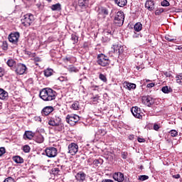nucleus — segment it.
Returning a JSON list of instances; mask_svg holds the SVG:
<instances>
[{
	"label": "nucleus",
	"mask_w": 182,
	"mask_h": 182,
	"mask_svg": "<svg viewBox=\"0 0 182 182\" xmlns=\"http://www.w3.org/2000/svg\"><path fill=\"white\" fill-rule=\"evenodd\" d=\"M102 182H114L112 179H103Z\"/></svg>",
	"instance_id": "obj_59"
},
{
	"label": "nucleus",
	"mask_w": 182,
	"mask_h": 182,
	"mask_svg": "<svg viewBox=\"0 0 182 182\" xmlns=\"http://www.w3.org/2000/svg\"><path fill=\"white\" fill-rule=\"evenodd\" d=\"M97 63L100 66L105 68L110 65V60H109V57L105 55L103 53H101L97 57Z\"/></svg>",
	"instance_id": "obj_3"
},
{
	"label": "nucleus",
	"mask_w": 182,
	"mask_h": 182,
	"mask_svg": "<svg viewBox=\"0 0 182 182\" xmlns=\"http://www.w3.org/2000/svg\"><path fill=\"white\" fill-rule=\"evenodd\" d=\"M6 65L9 67V68H14V66H16V61L14 59H9L6 62Z\"/></svg>",
	"instance_id": "obj_27"
},
{
	"label": "nucleus",
	"mask_w": 182,
	"mask_h": 182,
	"mask_svg": "<svg viewBox=\"0 0 182 182\" xmlns=\"http://www.w3.org/2000/svg\"><path fill=\"white\" fill-rule=\"evenodd\" d=\"M166 41H168V42H173L174 41H177V38L170 36V35H166L165 36Z\"/></svg>",
	"instance_id": "obj_33"
},
{
	"label": "nucleus",
	"mask_w": 182,
	"mask_h": 182,
	"mask_svg": "<svg viewBox=\"0 0 182 182\" xmlns=\"http://www.w3.org/2000/svg\"><path fill=\"white\" fill-rule=\"evenodd\" d=\"M112 49L114 53H116L117 55H118V56L121 53H123V48H122V46L119 44L112 46Z\"/></svg>",
	"instance_id": "obj_15"
},
{
	"label": "nucleus",
	"mask_w": 182,
	"mask_h": 182,
	"mask_svg": "<svg viewBox=\"0 0 182 182\" xmlns=\"http://www.w3.org/2000/svg\"><path fill=\"white\" fill-rule=\"evenodd\" d=\"M65 120L70 126H75L80 120V117L77 114H71L66 116Z\"/></svg>",
	"instance_id": "obj_5"
},
{
	"label": "nucleus",
	"mask_w": 182,
	"mask_h": 182,
	"mask_svg": "<svg viewBox=\"0 0 182 182\" xmlns=\"http://www.w3.org/2000/svg\"><path fill=\"white\" fill-rule=\"evenodd\" d=\"M43 75L46 77H50V76L53 75V69L47 68L44 70Z\"/></svg>",
	"instance_id": "obj_23"
},
{
	"label": "nucleus",
	"mask_w": 182,
	"mask_h": 182,
	"mask_svg": "<svg viewBox=\"0 0 182 182\" xmlns=\"http://www.w3.org/2000/svg\"><path fill=\"white\" fill-rule=\"evenodd\" d=\"M166 77H173V75H171V72H165L164 73Z\"/></svg>",
	"instance_id": "obj_52"
},
{
	"label": "nucleus",
	"mask_w": 182,
	"mask_h": 182,
	"mask_svg": "<svg viewBox=\"0 0 182 182\" xmlns=\"http://www.w3.org/2000/svg\"><path fill=\"white\" fill-rule=\"evenodd\" d=\"M114 23L117 26H123L124 23V13L122 11H119L116 13L114 18Z\"/></svg>",
	"instance_id": "obj_4"
},
{
	"label": "nucleus",
	"mask_w": 182,
	"mask_h": 182,
	"mask_svg": "<svg viewBox=\"0 0 182 182\" xmlns=\"http://www.w3.org/2000/svg\"><path fill=\"white\" fill-rule=\"evenodd\" d=\"M79 151V146L76 143H71L68 145V153L71 156H75Z\"/></svg>",
	"instance_id": "obj_9"
},
{
	"label": "nucleus",
	"mask_w": 182,
	"mask_h": 182,
	"mask_svg": "<svg viewBox=\"0 0 182 182\" xmlns=\"http://www.w3.org/2000/svg\"><path fill=\"white\" fill-rule=\"evenodd\" d=\"M78 6L85 9L89 6V0H78Z\"/></svg>",
	"instance_id": "obj_19"
},
{
	"label": "nucleus",
	"mask_w": 182,
	"mask_h": 182,
	"mask_svg": "<svg viewBox=\"0 0 182 182\" xmlns=\"http://www.w3.org/2000/svg\"><path fill=\"white\" fill-rule=\"evenodd\" d=\"M75 180L77 181H85L86 180V173L83 171L78 172L75 176Z\"/></svg>",
	"instance_id": "obj_16"
},
{
	"label": "nucleus",
	"mask_w": 182,
	"mask_h": 182,
	"mask_svg": "<svg viewBox=\"0 0 182 182\" xmlns=\"http://www.w3.org/2000/svg\"><path fill=\"white\" fill-rule=\"evenodd\" d=\"M154 86H156V84L154 82H151L147 84L146 87L151 89V87H154Z\"/></svg>",
	"instance_id": "obj_51"
},
{
	"label": "nucleus",
	"mask_w": 182,
	"mask_h": 182,
	"mask_svg": "<svg viewBox=\"0 0 182 182\" xmlns=\"http://www.w3.org/2000/svg\"><path fill=\"white\" fill-rule=\"evenodd\" d=\"M137 141H139V143H144L146 141V139L138 137Z\"/></svg>",
	"instance_id": "obj_55"
},
{
	"label": "nucleus",
	"mask_w": 182,
	"mask_h": 182,
	"mask_svg": "<svg viewBox=\"0 0 182 182\" xmlns=\"http://www.w3.org/2000/svg\"><path fill=\"white\" fill-rule=\"evenodd\" d=\"M160 129V126L157 124H155L154 125V130H156V132H159V129Z\"/></svg>",
	"instance_id": "obj_54"
},
{
	"label": "nucleus",
	"mask_w": 182,
	"mask_h": 182,
	"mask_svg": "<svg viewBox=\"0 0 182 182\" xmlns=\"http://www.w3.org/2000/svg\"><path fill=\"white\" fill-rule=\"evenodd\" d=\"M172 177L173 178H180L181 176H180V174L178 173L176 175H173Z\"/></svg>",
	"instance_id": "obj_60"
},
{
	"label": "nucleus",
	"mask_w": 182,
	"mask_h": 182,
	"mask_svg": "<svg viewBox=\"0 0 182 182\" xmlns=\"http://www.w3.org/2000/svg\"><path fill=\"white\" fill-rule=\"evenodd\" d=\"M113 178L115 181L123 182L124 181V175L122 172H117L113 174Z\"/></svg>",
	"instance_id": "obj_13"
},
{
	"label": "nucleus",
	"mask_w": 182,
	"mask_h": 182,
	"mask_svg": "<svg viewBox=\"0 0 182 182\" xmlns=\"http://www.w3.org/2000/svg\"><path fill=\"white\" fill-rule=\"evenodd\" d=\"M171 137H177L178 136V132L176 129H172L169 132Z\"/></svg>",
	"instance_id": "obj_36"
},
{
	"label": "nucleus",
	"mask_w": 182,
	"mask_h": 182,
	"mask_svg": "<svg viewBox=\"0 0 182 182\" xmlns=\"http://www.w3.org/2000/svg\"><path fill=\"white\" fill-rule=\"evenodd\" d=\"M100 14H101V15H104V16H107V15H109V10L105 7H102L100 9Z\"/></svg>",
	"instance_id": "obj_30"
},
{
	"label": "nucleus",
	"mask_w": 182,
	"mask_h": 182,
	"mask_svg": "<svg viewBox=\"0 0 182 182\" xmlns=\"http://www.w3.org/2000/svg\"><path fill=\"white\" fill-rule=\"evenodd\" d=\"M57 96L58 92L49 87L42 89L39 93V97L42 100H44V102H52V100L56 99Z\"/></svg>",
	"instance_id": "obj_1"
},
{
	"label": "nucleus",
	"mask_w": 182,
	"mask_h": 182,
	"mask_svg": "<svg viewBox=\"0 0 182 182\" xmlns=\"http://www.w3.org/2000/svg\"><path fill=\"white\" fill-rule=\"evenodd\" d=\"M62 123V119L59 117H55V118H50L48 121L49 126H59Z\"/></svg>",
	"instance_id": "obj_12"
},
{
	"label": "nucleus",
	"mask_w": 182,
	"mask_h": 182,
	"mask_svg": "<svg viewBox=\"0 0 182 182\" xmlns=\"http://www.w3.org/2000/svg\"><path fill=\"white\" fill-rule=\"evenodd\" d=\"M65 60H67V62H70V58H65Z\"/></svg>",
	"instance_id": "obj_62"
},
{
	"label": "nucleus",
	"mask_w": 182,
	"mask_h": 182,
	"mask_svg": "<svg viewBox=\"0 0 182 182\" xmlns=\"http://www.w3.org/2000/svg\"><path fill=\"white\" fill-rule=\"evenodd\" d=\"M70 109H73V110H79V109H80V104L79 103V101H75L71 105Z\"/></svg>",
	"instance_id": "obj_25"
},
{
	"label": "nucleus",
	"mask_w": 182,
	"mask_h": 182,
	"mask_svg": "<svg viewBox=\"0 0 182 182\" xmlns=\"http://www.w3.org/2000/svg\"><path fill=\"white\" fill-rule=\"evenodd\" d=\"M136 69H137V70H140V67H139V66H136Z\"/></svg>",
	"instance_id": "obj_63"
},
{
	"label": "nucleus",
	"mask_w": 182,
	"mask_h": 182,
	"mask_svg": "<svg viewBox=\"0 0 182 182\" xmlns=\"http://www.w3.org/2000/svg\"><path fill=\"white\" fill-rule=\"evenodd\" d=\"M141 100L142 103L145 105V106H148V107H150L154 105V99H153L151 96H142Z\"/></svg>",
	"instance_id": "obj_6"
},
{
	"label": "nucleus",
	"mask_w": 182,
	"mask_h": 182,
	"mask_svg": "<svg viewBox=\"0 0 182 182\" xmlns=\"http://www.w3.org/2000/svg\"><path fill=\"white\" fill-rule=\"evenodd\" d=\"M68 72L70 73H77L79 72V69L75 67L74 65H70L68 68Z\"/></svg>",
	"instance_id": "obj_28"
},
{
	"label": "nucleus",
	"mask_w": 182,
	"mask_h": 182,
	"mask_svg": "<svg viewBox=\"0 0 182 182\" xmlns=\"http://www.w3.org/2000/svg\"><path fill=\"white\" fill-rule=\"evenodd\" d=\"M5 153H6L5 147H1L0 148V157H2V156H4V154H5Z\"/></svg>",
	"instance_id": "obj_49"
},
{
	"label": "nucleus",
	"mask_w": 182,
	"mask_h": 182,
	"mask_svg": "<svg viewBox=\"0 0 182 182\" xmlns=\"http://www.w3.org/2000/svg\"><path fill=\"white\" fill-rule=\"evenodd\" d=\"M176 82L178 83V85H182V74L177 75L176 77Z\"/></svg>",
	"instance_id": "obj_38"
},
{
	"label": "nucleus",
	"mask_w": 182,
	"mask_h": 182,
	"mask_svg": "<svg viewBox=\"0 0 182 182\" xmlns=\"http://www.w3.org/2000/svg\"><path fill=\"white\" fill-rule=\"evenodd\" d=\"M55 110V108L52 106H46L41 110V116L44 117L46 116H49L50 113H52Z\"/></svg>",
	"instance_id": "obj_11"
},
{
	"label": "nucleus",
	"mask_w": 182,
	"mask_h": 182,
	"mask_svg": "<svg viewBox=\"0 0 182 182\" xmlns=\"http://www.w3.org/2000/svg\"><path fill=\"white\" fill-rule=\"evenodd\" d=\"M51 9L53 11H60L62 9V6L59 3H57L51 6Z\"/></svg>",
	"instance_id": "obj_29"
},
{
	"label": "nucleus",
	"mask_w": 182,
	"mask_h": 182,
	"mask_svg": "<svg viewBox=\"0 0 182 182\" xmlns=\"http://www.w3.org/2000/svg\"><path fill=\"white\" fill-rule=\"evenodd\" d=\"M99 97H100L99 95H96L95 97H91V100L92 103H94V105H95L99 102Z\"/></svg>",
	"instance_id": "obj_42"
},
{
	"label": "nucleus",
	"mask_w": 182,
	"mask_h": 182,
	"mask_svg": "<svg viewBox=\"0 0 182 182\" xmlns=\"http://www.w3.org/2000/svg\"><path fill=\"white\" fill-rule=\"evenodd\" d=\"M48 42H53L55 41V38L52 36L48 37Z\"/></svg>",
	"instance_id": "obj_58"
},
{
	"label": "nucleus",
	"mask_w": 182,
	"mask_h": 182,
	"mask_svg": "<svg viewBox=\"0 0 182 182\" xmlns=\"http://www.w3.org/2000/svg\"><path fill=\"white\" fill-rule=\"evenodd\" d=\"M47 2H52V0H46Z\"/></svg>",
	"instance_id": "obj_64"
},
{
	"label": "nucleus",
	"mask_w": 182,
	"mask_h": 182,
	"mask_svg": "<svg viewBox=\"0 0 182 182\" xmlns=\"http://www.w3.org/2000/svg\"><path fill=\"white\" fill-rule=\"evenodd\" d=\"M83 49H85V50H89V43L85 42L82 45Z\"/></svg>",
	"instance_id": "obj_50"
},
{
	"label": "nucleus",
	"mask_w": 182,
	"mask_h": 182,
	"mask_svg": "<svg viewBox=\"0 0 182 182\" xmlns=\"http://www.w3.org/2000/svg\"><path fill=\"white\" fill-rule=\"evenodd\" d=\"M129 140H133V139H134V135H129Z\"/></svg>",
	"instance_id": "obj_61"
},
{
	"label": "nucleus",
	"mask_w": 182,
	"mask_h": 182,
	"mask_svg": "<svg viewBox=\"0 0 182 182\" xmlns=\"http://www.w3.org/2000/svg\"><path fill=\"white\" fill-rule=\"evenodd\" d=\"M55 127H57L56 129H58V132H62V130L65 129V126L63 125V124H62V122L59 124V125H57Z\"/></svg>",
	"instance_id": "obj_45"
},
{
	"label": "nucleus",
	"mask_w": 182,
	"mask_h": 182,
	"mask_svg": "<svg viewBox=\"0 0 182 182\" xmlns=\"http://www.w3.org/2000/svg\"><path fill=\"white\" fill-rule=\"evenodd\" d=\"M34 62H41V58L39 57H35L33 58Z\"/></svg>",
	"instance_id": "obj_57"
},
{
	"label": "nucleus",
	"mask_w": 182,
	"mask_h": 182,
	"mask_svg": "<svg viewBox=\"0 0 182 182\" xmlns=\"http://www.w3.org/2000/svg\"><path fill=\"white\" fill-rule=\"evenodd\" d=\"M23 151L24 153H29V151H31V146H29V145H24L23 146Z\"/></svg>",
	"instance_id": "obj_39"
},
{
	"label": "nucleus",
	"mask_w": 182,
	"mask_h": 182,
	"mask_svg": "<svg viewBox=\"0 0 182 182\" xmlns=\"http://www.w3.org/2000/svg\"><path fill=\"white\" fill-rule=\"evenodd\" d=\"M133 116L136 119H141V114H140V109L137 107H133L131 110Z\"/></svg>",
	"instance_id": "obj_14"
},
{
	"label": "nucleus",
	"mask_w": 182,
	"mask_h": 182,
	"mask_svg": "<svg viewBox=\"0 0 182 182\" xmlns=\"http://www.w3.org/2000/svg\"><path fill=\"white\" fill-rule=\"evenodd\" d=\"M4 75H5V72L4 71L2 68H0V77H2V76H4Z\"/></svg>",
	"instance_id": "obj_56"
},
{
	"label": "nucleus",
	"mask_w": 182,
	"mask_h": 182,
	"mask_svg": "<svg viewBox=\"0 0 182 182\" xmlns=\"http://www.w3.org/2000/svg\"><path fill=\"white\" fill-rule=\"evenodd\" d=\"M107 132L105 129H99L98 130V134H100V136H105L107 134Z\"/></svg>",
	"instance_id": "obj_46"
},
{
	"label": "nucleus",
	"mask_w": 182,
	"mask_h": 182,
	"mask_svg": "<svg viewBox=\"0 0 182 182\" xmlns=\"http://www.w3.org/2000/svg\"><path fill=\"white\" fill-rule=\"evenodd\" d=\"M36 143H43L45 141V138H43V136L42 134H39L36 137Z\"/></svg>",
	"instance_id": "obj_31"
},
{
	"label": "nucleus",
	"mask_w": 182,
	"mask_h": 182,
	"mask_svg": "<svg viewBox=\"0 0 182 182\" xmlns=\"http://www.w3.org/2000/svg\"><path fill=\"white\" fill-rule=\"evenodd\" d=\"M13 161L16 163V164H22L24 161L23 158L20 156H14L12 157Z\"/></svg>",
	"instance_id": "obj_21"
},
{
	"label": "nucleus",
	"mask_w": 182,
	"mask_h": 182,
	"mask_svg": "<svg viewBox=\"0 0 182 182\" xmlns=\"http://www.w3.org/2000/svg\"><path fill=\"white\" fill-rule=\"evenodd\" d=\"M59 171H60V170H59V168H52V173L53 174H59Z\"/></svg>",
	"instance_id": "obj_48"
},
{
	"label": "nucleus",
	"mask_w": 182,
	"mask_h": 182,
	"mask_svg": "<svg viewBox=\"0 0 182 182\" xmlns=\"http://www.w3.org/2000/svg\"><path fill=\"white\" fill-rule=\"evenodd\" d=\"M115 4L120 8H123V6H126L127 5V0H117Z\"/></svg>",
	"instance_id": "obj_24"
},
{
	"label": "nucleus",
	"mask_w": 182,
	"mask_h": 182,
	"mask_svg": "<svg viewBox=\"0 0 182 182\" xmlns=\"http://www.w3.org/2000/svg\"><path fill=\"white\" fill-rule=\"evenodd\" d=\"M28 68H26V65L23 63H18L16 65L15 72L16 75H23L25 72H26V70Z\"/></svg>",
	"instance_id": "obj_7"
},
{
	"label": "nucleus",
	"mask_w": 182,
	"mask_h": 182,
	"mask_svg": "<svg viewBox=\"0 0 182 182\" xmlns=\"http://www.w3.org/2000/svg\"><path fill=\"white\" fill-rule=\"evenodd\" d=\"M8 92L5 91V90L0 88V99L1 100H8Z\"/></svg>",
	"instance_id": "obj_20"
},
{
	"label": "nucleus",
	"mask_w": 182,
	"mask_h": 182,
	"mask_svg": "<svg viewBox=\"0 0 182 182\" xmlns=\"http://www.w3.org/2000/svg\"><path fill=\"white\" fill-rule=\"evenodd\" d=\"M1 48L3 50H8V43L6 41H4Z\"/></svg>",
	"instance_id": "obj_47"
},
{
	"label": "nucleus",
	"mask_w": 182,
	"mask_h": 182,
	"mask_svg": "<svg viewBox=\"0 0 182 182\" xmlns=\"http://www.w3.org/2000/svg\"><path fill=\"white\" fill-rule=\"evenodd\" d=\"M35 134L31 131H26L23 136V139H24V140H32Z\"/></svg>",
	"instance_id": "obj_18"
},
{
	"label": "nucleus",
	"mask_w": 182,
	"mask_h": 182,
	"mask_svg": "<svg viewBox=\"0 0 182 182\" xmlns=\"http://www.w3.org/2000/svg\"><path fill=\"white\" fill-rule=\"evenodd\" d=\"M103 163V160L102 159H95L93 161L92 164L95 166H99V164H102Z\"/></svg>",
	"instance_id": "obj_41"
},
{
	"label": "nucleus",
	"mask_w": 182,
	"mask_h": 182,
	"mask_svg": "<svg viewBox=\"0 0 182 182\" xmlns=\"http://www.w3.org/2000/svg\"><path fill=\"white\" fill-rule=\"evenodd\" d=\"M71 41H73L74 45L75 43H77V42H79V36H76L75 34H72Z\"/></svg>",
	"instance_id": "obj_34"
},
{
	"label": "nucleus",
	"mask_w": 182,
	"mask_h": 182,
	"mask_svg": "<svg viewBox=\"0 0 182 182\" xmlns=\"http://www.w3.org/2000/svg\"><path fill=\"white\" fill-rule=\"evenodd\" d=\"M163 12H164V9H163V8L158 9L155 11V15H156V16L161 15V14H163Z\"/></svg>",
	"instance_id": "obj_40"
},
{
	"label": "nucleus",
	"mask_w": 182,
	"mask_h": 182,
	"mask_svg": "<svg viewBox=\"0 0 182 182\" xmlns=\"http://www.w3.org/2000/svg\"><path fill=\"white\" fill-rule=\"evenodd\" d=\"M45 151L47 157H50V158L56 157L58 154V149H56V148L55 147L46 148Z\"/></svg>",
	"instance_id": "obj_8"
},
{
	"label": "nucleus",
	"mask_w": 182,
	"mask_h": 182,
	"mask_svg": "<svg viewBox=\"0 0 182 182\" xmlns=\"http://www.w3.org/2000/svg\"><path fill=\"white\" fill-rule=\"evenodd\" d=\"M139 180L141 181H145V180H149V176L142 175L139 176Z\"/></svg>",
	"instance_id": "obj_43"
},
{
	"label": "nucleus",
	"mask_w": 182,
	"mask_h": 182,
	"mask_svg": "<svg viewBox=\"0 0 182 182\" xmlns=\"http://www.w3.org/2000/svg\"><path fill=\"white\" fill-rule=\"evenodd\" d=\"M58 80H60V82H66L67 83L65 84V86H69V80L68 79V77H63L61 76L58 78Z\"/></svg>",
	"instance_id": "obj_35"
},
{
	"label": "nucleus",
	"mask_w": 182,
	"mask_h": 182,
	"mask_svg": "<svg viewBox=\"0 0 182 182\" xmlns=\"http://www.w3.org/2000/svg\"><path fill=\"white\" fill-rule=\"evenodd\" d=\"M161 6H170V2L167 0H164L161 2Z\"/></svg>",
	"instance_id": "obj_44"
},
{
	"label": "nucleus",
	"mask_w": 182,
	"mask_h": 182,
	"mask_svg": "<svg viewBox=\"0 0 182 182\" xmlns=\"http://www.w3.org/2000/svg\"><path fill=\"white\" fill-rule=\"evenodd\" d=\"M99 79L102 82H104L105 83L107 82V77H106V75H105L104 74L100 73L99 75Z\"/></svg>",
	"instance_id": "obj_37"
},
{
	"label": "nucleus",
	"mask_w": 182,
	"mask_h": 182,
	"mask_svg": "<svg viewBox=\"0 0 182 182\" xmlns=\"http://www.w3.org/2000/svg\"><path fill=\"white\" fill-rule=\"evenodd\" d=\"M145 8L148 9V11H154V1L153 0H146L145 3Z\"/></svg>",
	"instance_id": "obj_17"
},
{
	"label": "nucleus",
	"mask_w": 182,
	"mask_h": 182,
	"mask_svg": "<svg viewBox=\"0 0 182 182\" xmlns=\"http://www.w3.org/2000/svg\"><path fill=\"white\" fill-rule=\"evenodd\" d=\"M127 156H128L127 152H122V153H121V156H122L124 159H127Z\"/></svg>",
	"instance_id": "obj_53"
},
{
	"label": "nucleus",
	"mask_w": 182,
	"mask_h": 182,
	"mask_svg": "<svg viewBox=\"0 0 182 182\" xmlns=\"http://www.w3.org/2000/svg\"><path fill=\"white\" fill-rule=\"evenodd\" d=\"M19 33L18 32H16L14 33H11L9 36V42H11V43H14V45H16V43H18V41H19Z\"/></svg>",
	"instance_id": "obj_10"
},
{
	"label": "nucleus",
	"mask_w": 182,
	"mask_h": 182,
	"mask_svg": "<svg viewBox=\"0 0 182 182\" xmlns=\"http://www.w3.org/2000/svg\"><path fill=\"white\" fill-rule=\"evenodd\" d=\"M21 21L23 26L29 28L35 21V16L32 14H26L22 17Z\"/></svg>",
	"instance_id": "obj_2"
},
{
	"label": "nucleus",
	"mask_w": 182,
	"mask_h": 182,
	"mask_svg": "<svg viewBox=\"0 0 182 182\" xmlns=\"http://www.w3.org/2000/svg\"><path fill=\"white\" fill-rule=\"evenodd\" d=\"M141 29H143V24H141L140 22L136 23L134 26V31H135V32H140Z\"/></svg>",
	"instance_id": "obj_26"
},
{
	"label": "nucleus",
	"mask_w": 182,
	"mask_h": 182,
	"mask_svg": "<svg viewBox=\"0 0 182 182\" xmlns=\"http://www.w3.org/2000/svg\"><path fill=\"white\" fill-rule=\"evenodd\" d=\"M161 90L163 93L166 94L171 93V92H173V90L171 87H168V86L163 87Z\"/></svg>",
	"instance_id": "obj_32"
},
{
	"label": "nucleus",
	"mask_w": 182,
	"mask_h": 182,
	"mask_svg": "<svg viewBox=\"0 0 182 182\" xmlns=\"http://www.w3.org/2000/svg\"><path fill=\"white\" fill-rule=\"evenodd\" d=\"M124 87H126V89H128V90H134V89H136V84L129 82H125Z\"/></svg>",
	"instance_id": "obj_22"
}]
</instances>
